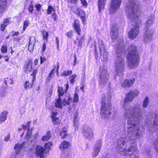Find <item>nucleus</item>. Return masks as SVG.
<instances>
[{"label": "nucleus", "mask_w": 158, "mask_h": 158, "mask_svg": "<svg viewBox=\"0 0 158 158\" xmlns=\"http://www.w3.org/2000/svg\"><path fill=\"white\" fill-rule=\"evenodd\" d=\"M79 15L81 17H83L85 15V13L84 11L79 9H77Z\"/></svg>", "instance_id": "40"}, {"label": "nucleus", "mask_w": 158, "mask_h": 158, "mask_svg": "<svg viewBox=\"0 0 158 158\" xmlns=\"http://www.w3.org/2000/svg\"><path fill=\"white\" fill-rule=\"evenodd\" d=\"M153 31L151 29H147L143 37V41L145 43H148L151 41Z\"/></svg>", "instance_id": "10"}, {"label": "nucleus", "mask_w": 158, "mask_h": 158, "mask_svg": "<svg viewBox=\"0 0 158 158\" xmlns=\"http://www.w3.org/2000/svg\"><path fill=\"white\" fill-rule=\"evenodd\" d=\"M31 123V121H29L27 122V125H25L24 124H22L21 125L22 128L23 129H25L27 128V130L29 131V129H30V125Z\"/></svg>", "instance_id": "30"}, {"label": "nucleus", "mask_w": 158, "mask_h": 158, "mask_svg": "<svg viewBox=\"0 0 158 158\" xmlns=\"http://www.w3.org/2000/svg\"><path fill=\"white\" fill-rule=\"evenodd\" d=\"M81 4L84 6L86 7L88 5V3L86 0H80Z\"/></svg>", "instance_id": "41"}, {"label": "nucleus", "mask_w": 158, "mask_h": 158, "mask_svg": "<svg viewBox=\"0 0 158 158\" xmlns=\"http://www.w3.org/2000/svg\"><path fill=\"white\" fill-rule=\"evenodd\" d=\"M121 3V0H112L110 8V12L114 13L118 9Z\"/></svg>", "instance_id": "9"}, {"label": "nucleus", "mask_w": 158, "mask_h": 158, "mask_svg": "<svg viewBox=\"0 0 158 158\" xmlns=\"http://www.w3.org/2000/svg\"><path fill=\"white\" fill-rule=\"evenodd\" d=\"M6 0H0V13L3 11L7 6Z\"/></svg>", "instance_id": "16"}, {"label": "nucleus", "mask_w": 158, "mask_h": 158, "mask_svg": "<svg viewBox=\"0 0 158 158\" xmlns=\"http://www.w3.org/2000/svg\"><path fill=\"white\" fill-rule=\"evenodd\" d=\"M98 45L101 57H102L104 61H107L108 57V52L106 49L105 46L102 40H98Z\"/></svg>", "instance_id": "5"}, {"label": "nucleus", "mask_w": 158, "mask_h": 158, "mask_svg": "<svg viewBox=\"0 0 158 158\" xmlns=\"http://www.w3.org/2000/svg\"><path fill=\"white\" fill-rule=\"evenodd\" d=\"M99 152V150H97V151H95L94 152V153L93 156V157H95L97 156L98 155Z\"/></svg>", "instance_id": "57"}, {"label": "nucleus", "mask_w": 158, "mask_h": 158, "mask_svg": "<svg viewBox=\"0 0 158 158\" xmlns=\"http://www.w3.org/2000/svg\"><path fill=\"white\" fill-rule=\"evenodd\" d=\"M153 145L156 152L158 153V138L154 141Z\"/></svg>", "instance_id": "28"}, {"label": "nucleus", "mask_w": 158, "mask_h": 158, "mask_svg": "<svg viewBox=\"0 0 158 158\" xmlns=\"http://www.w3.org/2000/svg\"><path fill=\"white\" fill-rule=\"evenodd\" d=\"M12 35L13 36H14L15 35H18L19 34V32H15Z\"/></svg>", "instance_id": "59"}, {"label": "nucleus", "mask_w": 158, "mask_h": 158, "mask_svg": "<svg viewBox=\"0 0 158 158\" xmlns=\"http://www.w3.org/2000/svg\"><path fill=\"white\" fill-rule=\"evenodd\" d=\"M79 0H68L69 2L72 3L76 4Z\"/></svg>", "instance_id": "55"}, {"label": "nucleus", "mask_w": 158, "mask_h": 158, "mask_svg": "<svg viewBox=\"0 0 158 158\" xmlns=\"http://www.w3.org/2000/svg\"><path fill=\"white\" fill-rule=\"evenodd\" d=\"M77 88H76L75 92L74 95V99H78L79 97L78 94L77 93Z\"/></svg>", "instance_id": "51"}, {"label": "nucleus", "mask_w": 158, "mask_h": 158, "mask_svg": "<svg viewBox=\"0 0 158 158\" xmlns=\"http://www.w3.org/2000/svg\"><path fill=\"white\" fill-rule=\"evenodd\" d=\"M153 125L154 126H157L158 125V121H154V122Z\"/></svg>", "instance_id": "60"}, {"label": "nucleus", "mask_w": 158, "mask_h": 158, "mask_svg": "<svg viewBox=\"0 0 158 158\" xmlns=\"http://www.w3.org/2000/svg\"><path fill=\"white\" fill-rule=\"evenodd\" d=\"M110 35L111 38L113 40L116 39L118 37V29L116 25H112L111 29Z\"/></svg>", "instance_id": "12"}, {"label": "nucleus", "mask_w": 158, "mask_h": 158, "mask_svg": "<svg viewBox=\"0 0 158 158\" xmlns=\"http://www.w3.org/2000/svg\"><path fill=\"white\" fill-rule=\"evenodd\" d=\"M57 91L58 93V95L59 98L58 99H60V97L63 95L64 92H65L63 89L62 87L60 86H58Z\"/></svg>", "instance_id": "26"}, {"label": "nucleus", "mask_w": 158, "mask_h": 158, "mask_svg": "<svg viewBox=\"0 0 158 158\" xmlns=\"http://www.w3.org/2000/svg\"><path fill=\"white\" fill-rule=\"evenodd\" d=\"M51 134L50 131H47L46 135L43 136L42 138V140L43 141H48L51 137Z\"/></svg>", "instance_id": "24"}, {"label": "nucleus", "mask_w": 158, "mask_h": 158, "mask_svg": "<svg viewBox=\"0 0 158 158\" xmlns=\"http://www.w3.org/2000/svg\"><path fill=\"white\" fill-rule=\"evenodd\" d=\"M52 145L53 144L51 142H48L45 143L44 148L45 149L46 153H48L49 151L51 149V147Z\"/></svg>", "instance_id": "21"}, {"label": "nucleus", "mask_w": 158, "mask_h": 158, "mask_svg": "<svg viewBox=\"0 0 158 158\" xmlns=\"http://www.w3.org/2000/svg\"><path fill=\"white\" fill-rule=\"evenodd\" d=\"M154 19V16L152 15L149 17L146 21V25L147 27L150 26L152 23Z\"/></svg>", "instance_id": "20"}, {"label": "nucleus", "mask_w": 158, "mask_h": 158, "mask_svg": "<svg viewBox=\"0 0 158 158\" xmlns=\"http://www.w3.org/2000/svg\"><path fill=\"white\" fill-rule=\"evenodd\" d=\"M33 2L32 1H31L30 4L29 6L28 10L30 13H32L33 12Z\"/></svg>", "instance_id": "33"}, {"label": "nucleus", "mask_w": 158, "mask_h": 158, "mask_svg": "<svg viewBox=\"0 0 158 158\" xmlns=\"http://www.w3.org/2000/svg\"><path fill=\"white\" fill-rule=\"evenodd\" d=\"M8 112L6 110L3 111L0 116V123L4 122L6 119Z\"/></svg>", "instance_id": "17"}, {"label": "nucleus", "mask_w": 158, "mask_h": 158, "mask_svg": "<svg viewBox=\"0 0 158 158\" xmlns=\"http://www.w3.org/2000/svg\"><path fill=\"white\" fill-rule=\"evenodd\" d=\"M149 99H144L143 103V107L145 108L147 107V105H148L149 103Z\"/></svg>", "instance_id": "44"}, {"label": "nucleus", "mask_w": 158, "mask_h": 158, "mask_svg": "<svg viewBox=\"0 0 158 158\" xmlns=\"http://www.w3.org/2000/svg\"><path fill=\"white\" fill-rule=\"evenodd\" d=\"M24 144V142L22 144H19V143L15 144L14 147V149L16 150V154H18L21 150L23 147Z\"/></svg>", "instance_id": "18"}, {"label": "nucleus", "mask_w": 158, "mask_h": 158, "mask_svg": "<svg viewBox=\"0 0 158 158\" xmlns=\"http://www.w3.org/2000/svg\"><path fill=\"white\" fill-rule=\"evenodd\" d=\"M74 28L77 32V34L79 35L80 34L81 30L78 21V20H75L74 21Z\"/></svg>", "instance_id": "23"}, {"label": "nucleus", "mask_w": 158, "mask_h": 158, "mask_svg": "<svg viewBox=\"0 0 158 158\" xmlns=\"http://www.w3.org/2000/svg\"><path fill=\"white\" fill-rule=\"evenodd\" d=\"M34 153L36 157L40 158H45L47 156V154L45 149L41 145H37L35 148Z\"/></svg>", "instance_id": "7"}, {"label": "nucleus", "mask_w": 158, "mask_h": 158, "mask_svg": "<svg viewBox=\"0 0 158 158\" xmlns=\"http://www.w3.org/2000/svg\"><path fill=\"white\" fill-rule=\"evenodd\" d=\"M69 85L68 84H66V90L65 91V92H66L67 90V89H68L69 88Z\"/></svg>", "instance_id": "64"}, {"label": "nucleus", "mask_w": 158, "mask_h": 158, "mask_svg": "<svg viewBox=\"0 0 158 158\" xmlns=\"http://www.w3.org/2000/svg\"><path fill=\"white\" fill-rule=\"evenodd\" d=\"M70 146V144L69 142L65 140H63L61 143L59 148L61 150L64 151L68 149Z\"/></svg>", "instance_id": "15"}, {"label": "nucleus", "mask_w": 158, "mask_h": 158, "mask_svg": "<svg viewBox=\"0 0 158 158\" xmlns=\"http://www.w3.org/2000/svg\"><path fill=\"white\" fill-rule=\"evenodd\" d=\"M1 50L2 52L6 53L7 51L6 47L5 46H2L1 48Z\"/></svg>", "instance_id": "43"}, {"label": "nucleus", "mask_w": 158, "mask_h": 158, "mask_svg": "<svg viewBox=\"0 0 158 158\" xmlns=\"http://www.w3.org/2000/svg\"><path fill=\"white\" fill-rule=\"evenodd\" d=\"M8 24L9 20L8 19H5L3 23L1 25V30L2 31H4L6 27Z\"/></svg>", "instance_id": "25"}, {"label": "nucleus", "mask_w": 158, "mask_h": 158, "mask_svg": "<svg viewBox=\"0 0 158 158\" xmlns=\"http://www.w3.org/2000/svg\"><path fill=\"white\" fill-rule=\"evenodd\" d=\"M34 44H29L28 46V49L30 52H31L33 51L34 48Z\"/></svg>", "instance_id": "45"}, {"label": "nucleus", "mask_w": 158, "mask_h": 158, "mask_svg": "<svg viewBox=\"0 0 158 158\" xmlns=\"http://www.w3.org/2000/svg\"><path fill=\"white\" fill-rule=\"evenodd\" d=\"M77 77V75L76 74H73L69 77L70 82L72 84L74 83L75 82L74 79Z\"/></svg>", "instance_id": "38"}, {"label": "nucleus", "mask_w": 158, "mask_h": 158, "mask_svg": "<svg viewBox=\"0 0 158 158\" xmlns=\"http://www.w3.org/2000/svg\"><path fill=\"white\" fill-rule=\"evenodd\" d=\"M52 120L54 125H59L60 124V120L58 117L52 118Z\"/></svg>", "instance_id": "27"}, {"label": "nucleus", "mask_w": 158, "mask_h": 158, "mask_svg": "<svg viewBox=\"0 0 158 158\" xmlns=\"http://www.w3.org/2000/svg\"><path fill=\"white\" fill-rule=\"evenodd\" d=\"M85 38V36H82L80 39L79 42L78 46L80 47H81L82 44L84 42V40Z\"/></svg>", "instance_id": "39"}, {"label": "nucleus", "mask_w": 158, "mask_h": 158, "mask_svg": "<svg viewBox=\"0 0 158 158\" xmlns=\"http://www.w3.org/2000/svg\"><path fill=\"white\" fill-rule=\"evenodd\" d=\"M77 110L78 109H77L76 106L75 104H72V106H70L68 108V111L69 113L73 112H77Z\"/></svg>", "instance_id": "22"}, {"label": "nucleus", "mask_w": 158, "mask_h": 158, "mask_svg": "<svg viewBox=\"0 0 158 158\" xmlns=\"http://www.w3.org/2000/svg\"><path fill=\"white\" fill-rule=\"evenodd\" d=\"M32 129H31L30 130L29 129V131L27 130V132L25 136V138L27 139H29L31 137V136L32 134Z\"/></svg>", "instance_id": "31"}, {"label": "nucleus", "mask_w": 158, "mask_h": 158, "mask_svg": "<svg viewBox=\"0 0 158 158\" xmlns=\"http://www.w3.org/2000/svg\"><path fill=\"white\" fill-rule=\"evenodd\" d=\"M29 24V22L28 20H26L24 22L23 26V30L25 31L26 28L28 26Z\"/></svg>", "instance_id": "37"}, {"label": "nucleus", "mask_w": 158, "mask_h": 158, "mask_svg": "<svg viewBox=\"0 0 158 158\" xmlns=\"http://www.w3.org/2000/svg\"><path fill=\"white\" fill-rule=\"evenodd\" d=\"M47 10V14H50L52 12V11H54L55 10L51 6L49 5L48 6V7Z\"/></svg>", "instance_id": "32"}, {"label": "nucleus", "mask_w": 158, "mask_h": 158, "mask_svg": "<svg viewBox=\"0 0 158 158\" xmlns=\"http://www.w3.org/2000/svg\"><path fill=\"white\" fill-rule=\"evenodd\" d=\"M74 63H73V66H75L76 65V64L77 63V58L76 56V55H74Z\"/></svg>", "instance_id": "56"}, {"label": "nucleus", "mask_w": 158, "mask_h": 158, "mask_svg": "<svg viewBox=\"0 0 158 158\" xmlns=\"http://www.w3.org/2000/svg\"><path fill=\"white\" fill-rule=\"evenodd\" d=\"M137 48L132 45L128 48V54L127 56L128 66L131 69L135 68L139 63L138 56L137 54Z\"/></svg>", "instance_id": "2"}, {"label": "nucleus", "mask_w": 158, "mask_h": 158, "mask_svg": "<svg viewBox=\"0 0 158 158\" xmlns=\"http://www.w3.org/2000/svg\"><path fill=\"white\" fill-rule=\"evenodd\" d=\"M135 81L134 78L132 79L124 80L123 81L122 85L124 87H130L133 84Z\"/></svg>", "instance_id": "14"}, {"label": "nucleus", "mask_w": 158, "mask_h": 158, "mask_svg": "<svg viewBox=\"0 0 158 158\" xmlns=\"http://www.w3.org/2000/svg\"><path fill=\"white\" fill-rule=\"evenodd\" d=\"M105 1L106 0H98V6L99 12L104 9Z\"/></svg>", "instance_id": "19"}, {"label": "nucleus", "mask_w": 158, "mask_h": 158, "mask_svg": "<svg viewBox=\"0 0 158 158\" xmlns=\"http://www.w3.org/2000/svg\"><path fill=\"white\" fill-rule=\"evenodd\" d=\"M33 80H32V82L31 84H30L29 85V83L28 81H26L24 84V87L25 88L27 89L29 87H31V88L33 84Z\"/></svg>", "instance_id": "34"}, {"label": "nucleus", "mask_w": 158, "mask_h": 158, "mask_svg": "<svg viewBox=\"0 0 158 158\" xmlns=\"http://www.w3.org/2000/svg\"><path fill=\"white\" fill-rule=\"evenodd\" d=\"M35 38L34 36H31L30 37L29 44H35Z\"/></svg>", "instance_id": "36"}, {"label": "nucleus", "mask_w": 158, "mask_h": 158, "mask_svg": "<svg viewBox=\"0 0 158 158\" xmlns=\"http://www.w3.org/2000/svg\"><path fill=\"white\" fill-rule=\"evenodd\" d=\"M35 6L37 10L38 11H40L41 7V5L40 4H36Z\"/></svg>", "instance_id": "47"}, {"label": "nucleus", "mask_w": 158, "mask_h": 158, "mask_svg": "<svg viewBox=\"0 0 158 158\" xmlns=\"http://www.w3.org/2000/svg\"><path fill=\"white\" fill-rule=\"evenodd\" d=\"M125 61L120 56H117L115 61L114 65L115 71L119 74L124 71L125 66Z\"/></svg>", "instance_id": "4"}, {"label": "nucleus", "mask_w": 158, "mask_h": 158, "mask_svg": "<svg viewBox=\"0 0 158 158\" xmlns=\"http://www.w3.org/2000/svg\"><path fill=\"white\" fill-rule=\"evenodd\" d=\"M10 134H8L7 136L4 138V141L6 142H7L10 139Z\"/></svg>", "instance_id": "52"}, {"label": "nucleus", "mask_w": 158, "mask_h": 158, "mask_svg": "<svg viewBox=\"0 0 158 158\" xmlns=\"http://www.w3.org/2000/svg\"><path fill=\"white\" fill-rule=\"evenodd\" d=\"M52 16L53 20L55 21H56L57 17V15L55 13H53L52 15Z\"/></svg>", "instance_id": "49"}, {"label": "nucleus", "mask_w": 158, "mask_h": 158, "mask_svg": "<svg viewBox=\"0 0 158 158\" xmlns=\"http://www.w3.org/2000/svg\"><path fill=\"white\" fill-rule=\"evenodd\" d=\"M46 45L44 43V44L43 47V49H42V51L43 52H44L45 51V49H46Z\"/></svg>", "instance_id": "61"}, {"label": "nucleus", "mask_w": 158, "mask_h": 158, "mask_svg": "<svg viewBox=\"0 0 158 158\" xmlns=\"http://www.w3.org/2000/svg\"><path fill=\"white\" fill-rule=\"evenodd\" d=\"M79 99H67V101H66V99H64L63 101L62 99H57L56 102L55 103V107L62 108L63 106L66 105H69L72 102H77L78 101Z\"/></svg>", "instance_id": "8"}, {"label": "nucleus", "mask_w": 158, "mask_h": 158, "mask_svg": "<svg viewBox=\"0 0 158 158\" xmlns=\"http://www.w3.org/2000/svg\"><path fill=\"white\" fill-rule=\"evenodd\" d=\"M112 111L111 104L110 103L106 104L105 102L103 100L102 102L101 108V113L105 115H109L111 114Z\"/></svg>", "instance_id": "6"}, {"label": "nucleus", "mask_w": 158, "mask_h": 158, "mask_svg": "<svg viewBox=\"0 0 158 158\" xmlns=\"http://www.w3.org/2000/svg\"><path fill=\"white\" fill-rule=\"evenodd\" d=\"M38 61V60L37 59H35L34 60V64L35 65H36L37 64Z\"/></svg>", "instance_id": "63"}, {"label": "nucleus", "mask_w": 158, "mask_h": 158, "mask_svg": "<svg viewBox=\"0 0 158 158\" xmlns=\"http://www.w3.org/2000/svg\"><path fill=\"white\" fill-rule=\"evenodd\" d=\"M32 68L31 61L28 60L25 63L23 68V70L26 73H28L31 72L32 69Z\"/></svg>", "instance_id": "11"}, {"label": "nucleus", "mask_w": 158, "mask_h": 158, "mask_svg": "<svg viewBox=\"0 0 158 158\" xmlns=\"http://www.w3.org/2000/svg\"><path fill=\"white\" fill-rule=\"evenodd\" d=\"M73 31H71L69 32H67L66 35L68 37H70L72 36L73 35Z\"/></svg>", "instance_id": "46"}, {"label": "nucleus", "mask_w": 158, "mask_h": 158, "mask_svg": "<svg viewBox=\"0 0 158 158\" xmlns=\"http://www.w3.org/2000/svg\"><path fill=\"white\" fill-rule=\"evenodd\" d=\"M139 93L137 90L130 91L126 95L125 99H132L136 98Z\"/></svg>", "instance_id": "13"}, {"label": "nucleus", "mask_w": 158, "mask_h": 158, "mask_svg": "<svg viewBox=\"0 0 158 158\" xmlns=\"http://www.w3.org/2000/svg\"><path fill=\"white\" fill-rule=\"evenodd\" d=\"M99 81L100 86L103 87L109 83V74L107 71L103 67H100L99 70Z\"/></svg>", "instance_id": "3"}, {"label": "nucleus", "mask_w": 158, "mask_h": 158, "mask_svg": "<svg viewBox=\"0 0 158 158\" xmlns=\"http://www.w3.org/2000/svg\"><path fill=\"white\" fill-rule=\"evenodd\" d=\"M139 5V0H128L126 6V12L128 19L136 23L134 27L129 32L128 36L132 39H135L139 34V27L141 22L138 17V14L140 12Z\"/></svg>", "instance_id": "1"}, {"label": "nucleus", "mask_w": 158, "mask_h": 158, "mask_svg": "<svg viewBox=\"0 0 158 158\" xmlns=\"http://www.w3.org/2000/svg\"><path fill=\"white\" fill-rule=\"evenodd\" d=\"M54 69H53L48 76L47 79L48 80H51L52 78V75L54 73Z\"/></svg>", "instance_id": "42"}, {"label": "nucleus", "mask_w": 158, "mask_h": 158, "mask_svg": "<svg viewBox=\"0 0 158 158\" xmlns=\"http://www.w3.org/2000/svg\"><path fill=\"white\" fill-rule=\"evenodd\" d=\"M67 133L65 130H63L61 131L60 133V136L61 137V139H65L67 136Z\"/></svg>", "instance_id": "29"}, {"label": "nucleus", "mask_w": 158, "mask_h": 158, "mask_svg": "<svg viewBox=\"0 0 158 158\" xmlns=\"http://www.w3.org/2000/svg\"><path fill=\"white\" fill-rule=\"evenodd\" d=\"M46 60V59L44 57H43L42 56L40 57V61L41 64H42Z\"/></svg>", "instance_id": "54"}, {"label": "nucleus", "mask_w": 158, "mask_h": 158, "mask_svg": "<svg viewBox=\"0 0 158 158\" xmlns=\"http://www.w3.org/2000/svg\"><path fill=\"white\" fill-rule=\"evenodd\" d=\"M57 113L56 112H53L52 113V114L51 116V118H56V116L57 115Z\"/></svg>", "instance_id": "48"}, {"label": "nucleus", "mask_w": 158, "mask_h": 158, "mask_svg": "<svg viewBox=\"0 0 158 158\" xmlns=\"http://www.w3.org/2000/svg\"><path fill=\"white\" fill-rule=\"evenodd\" d=\"M48 34L47 32H44L43 34V37L44 39L47 40L48 38Z\"/></svg>", "instance_id": "50"}, {"label": "nucleus", "mask_w": 158, "mask_h": 158, "mask_svg": "<svg viewBox=\"0 0 158 158\" xmlns=\"http://www.w3.org/2000/svg\"><path fill=\"white\" fill-rule=\"evenodd\" d=\"M135 146H131L128 149V152H130L131 151L133 148H134Z\"/></svg>", "instance_id": "58"}, {"label": "nucleus", "mask_w": 158, "mask_h": 158, "mask_svg": "<svg viewBox=\"0 0 158 158\" xmlns=\"http://www.w3.org/2000/svg\"><path fill=\"white\" fill-rule=\"evenodd\" d=\"M37 73V70L36 69H35L33 70L32 74L33 76L35 75Z\"/></svg>", "instance_id": "62"}, {"label": "nucleus", "mask_w": 158, "mask_h": 158, "mask_svg": "<svg viewBox=\"0 0 158 158\" xmlns=\"http://www.w3.org/2000/svg\"><path fill=\"white\" fill-rule=\"evenodd\" d=\"M72 73V71L71 70L65 71L63 72L61 75L63 76H66L70 75Z\"/></svg>", "instance_id": "35"}, {"label": "nucleus", "mask_w": 158, "mask_h": 158, "mask_svg": "<svg viewBox=\"0 0 158 158\" xmlns=\"http://www.w3.org/2000/svg\"><path fill=\"white\" fill-rule=\"evenodd\" d=\"M56 44H57V49L58 50L59 48V38L58 37H56Z\"/></svg>", "instance_id": "53"}]
</instances>
